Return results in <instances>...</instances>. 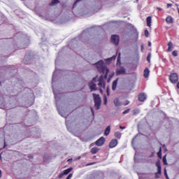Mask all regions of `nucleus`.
I'll return each instance as SVG.
<instances>
[{
	"instance_id": "17",
	"label": "nucleus",
	"mask_w": 179,
	"mask_h": 179,
	"mask_svg": "<svg viewBox=\"0 0 179 179\" xmlns=\"http://www.w3.org/2000/svg\"><path fill=\"white\" fill-rule=\"evenodd\" d=\"M72 170H73L72 168H69L67 169H65L63 171V173L64 174V176H68V174H69L72 171Z\"/></svg>"
},
{
	"instance_id": "5",
	"label": "nucleus",
	"mask_w": 179,
	"mask_h": 179,
	"mask_svg": "<svg viewBox=\"0 0 179 179\" xmlns=\"http://www.w3.org/2000/svg\"><path fill=\"white\" fill-rule=\"evenodd\" d=\"M169 80L171 83H178V74L177 73H173L169 76Z\"/></svg>"
},
{
	"instance_id": "20",
	"label": "nucleus",
	"mask_w": 179,
	"mask_h": 179,
	"mask_svg": "<svg viewBox=\"0 0 179 179\" xmlns=\"http://www.w3.org/2000/svg\"><path fill=\"white\" fill-rule=\"evenodd\" d=\"M57 3H59V0H52L51 3H50V6H54V5H57Z\"/></svg>"
},
{
	"instance_id": "4",
	"label": "nucleus",
	"mask_w": 179,
	"mask_h": 179,
	"mask_svg": "<svg viewBox=\"0 0 179 179\" xmlns=\"http://www.w3.org/2000/svg\"><path fill=\"white\" fill-rule=\"evenodd\" d=\"M155 166L157 167V172L155 173V178H160V176H162V164L160 163V160H158L155 163Z\"/></svg>"
},
{
	"instance_id": "15",
	"label": "nucleus",
	"mask_w": 179,
	"mask_h": 179,
	"mask_svg": "<svg viewBox=\"0 0 179 179\" xmlns=\"http://www.w3.org/2000/svg\"><path fill=\"white\" fill-rule=\"evenodd\" d=\"M117 85H118V79H117L113 82L112 90H115L117 89Z\"/></svg>"
},
{
	"instance_id": "41",
	"label": "nucleus",
	"mask_w": 179,
	"mask_h": 179,
	"mask_svg": "<svg viewBox=\"0 0 179 179\" xmlns=\"http://www.w3.org/2000/svg\"><path fill=\"white\" fill-rule=\"evenodd\" d=\"M148 47H152V43L150 41H148Z\"/></svg>"
},
{
	"instance_id": "21",
	"label": "nucleus",
	"mask_w": 179,
	"mask_h": 179,
	"mask_svg": "<svg viewBox=\"0 0 179 179\" xmlns=\"http://www.w3.org/2000/svg\"><path fill=\"white\" fill-rule=\"evenodd\" d=\"M115 138H117V139H121L122 134L120 131H117L115 133Z\"/></svg>"
},
{
	"instance_id": "28",
	"label": "nucleus",
	"mask_w": 179,
	"mask_h": 179,
	"mask_svg": "<svg viewBox=\"0 0 179 179\" xmlns=\"http://www.w3.org/2000/svg\"><path fill=\"white\" fill-rule=\"evenodd\" d=\"M164 173L166 178L169 179V175H167V170L166 169V168L164 169Z\"/></svg>"
},
{
	"instance_id": "13",
	"label": "nucleus",
	"mask_w": 179,
	"mask_h": 179,
	"mask_svg": "<svg viewBox=\"0 0 179 179\" xmlns=\"http://www.w3.org/2000/svg\"><path fill=\"white\" fill-rule=\"evenodd\" d=\"M110 131H111V127L110 126H108L104 131L105 136H108V135H110Z\"/></svg>"
},
{
	"instance_id": "30",
	"label": "nucleus",
	"mask_w": 179,
	"mask_h": 179,
	"mask_svg": "<svg viewBox=\"0 0 179 179\" xmlns=\"http://www.w3.org/2000/svg\"><path fill=\"white\" fill-rule=\"evenodd\" d=\"M64 176H65L64 173V172H63V173H61L59 174L58 178H62V177H64Z\"/></svg>"
},
{
	"instance_id": "16",
	"label": "nucleus",
	"mask_w": 179,
	"mask_h": 179,
	"mask_svg": "<svg viewBox=\"0 0 179 179\" xmlns=\"http://www.w3.org/2000/svg\"><path fill=\"white\" fill-rule=\"evenodd\" d=\"M167 51L168 52L173 51V42H169Z\"/></svg>"
},
{
	"instance_id": "37",
	"label": "nucleus",
	"mask_w": 179,
	"mask_h": 179,
	"mask_svg": "<svg viewBox=\"0 0 179 179\" xmlns=\"http://www.w3.org/2000/svg\"><path fill=\"white\" fill-rule=\"evenodd\" d=\"M93 164H96V162L87 164V166H93Z\"/></svg>"
},
{
	"instance_id": "10",
	"label": "nucleus",
	"mask_w": 179,
	"mask_h": 179,
	"mask_svg": "<svg viewBox=\"0 0 179 179\" xmlns=\"http://www.w3.org/2000/svg\"><path fill=\"white\" fill-rule=\"evenodd\" d=\"M138 100L139 101H145L146 100V94L145 93H140L138 94Z\"/></svg>"
},
{
	"instance_id": "2",
	"label": "nucleus",
	"mask_w": 179,
	"mask_h": 179,
	"mask_svg": "<svg viewBox=\"0 0 179 179\" xmlns=\"http://www.w3.org/2000/svg\"><path fill=\"white\" fill-rule=\"evenodd\" d=\"M96 65L98 69V72H99V73H103L105 78H107V76H108V72H110V70H108V68L106 66L104 62H103V60H100L96 64Z\"/></svg>"
},
{
	"instance_id": "18",
	"label": "nucleus",
	"mask_w": 179,
	"mask_h": 179,
	"mask_svg": "<svg viewBox=\"0 0 179 179\" xmlns=\"http://www.w3.org/2000/svg\"><path fill=\"white\" fill-rule=\"evenodd\" d=\"M99 148H96V147H94V148H92V149H91V153L92 154V155H96V153H97V152H99Z\"/></svg>"
},
{
	"instance_id": "12",
	"label": "nucleus",
	"mask_w": 179,
	"mask_h": 179,
	"mask_svg": "<svg viewBox=\"0 0 179 179\" xmlns=\"http://www.w3.org/2000/svg\"><path fill=\"white\" fill-rule=\"evenodd\" d=\"M146 22H147V26H148V27H152V17L148 16L146 19Z\"/></svg>"
},
{
	"instance_id": "9",
	"label": "nucleus",
	"mask_w": 179,
	"mask_h": 179,
	"mask_svg": "<svg viewBox=\"0 0 179 179\" xmlns=\"http://www.w3.org/2000/svg\"><path fill=\"white\" fill-rule=\"evenodd\" d=\"M118 145V140L117 139H112L110 141V142L109 143V148L110 149H113L114 148H115V146H117Z\"/></svg>"
},
{
	"instance_id": "35",
	"label": "nucleus",
	"mask_w": 179,
	"mask_h": 179,
	"mask_svg": "<svg viewBox=\"0 0 179 179\" xmlns=\"http://www.w3.org/2000/svg\"><path fill=\"white\" fill-rule=\"evenodd\" d=\"M110 58H112V61L113 60H115V59L117 58V55H113L112 57H110Z\"/></svg>"
},
{
	"instance_id": "11",
	"label": "nucleus",
	"mask_w": 179,
	"mask_h": 179,
	"mask_svg": "<svg viewBox=\"0 0 179 179\" xmlns=\"http://www.w3.org/2000/svg\"><path fill=\"white\" fill-rule=\"evenodd\" d=\"M166 23H169V24H171L172 23L174 22V20L173 19V17H171V16H168V17L166 18Z\"/></svg>"
},
{
	"instance_id": "46",
	"label": "nucleus",
	"mask_w": 179,
	"mask_h": 179,
	"mask_svg": "<svg viewBox=\"0 0 179 179\" xmlns=\"http://www.w3.org/2000/svg\"><path fill=\"white\" fill-rule=\"evenodd\" d=\"M1 177H2V171H1V170H0V178H1Z\"/></svg>"
},
{
	"instance_id": "42",
	"label": "nucleus",
	"mask_w": 179,
	"mask_h": 179,
	"mask_svg": "<svg viewBox=\"0 0 179 179\" xmlns=\"http://www.w3.org/2000/svg\"><path fill=\"white\" fill-rule=\"evenodd\" d=\"M157 9L158 10H163V8H160V7H157Z\"/></svg>"
},
{
	"instance_id": "47",
	"label": "nucleus",
	"mask_w": 179,
	"mask_h": 179,
	"mask_svg": "<svg viewBox=\"0 0 179 179\" xmlns=\"http://www.w3.org/2000/svg\"><path fill=\"white\" fill-rule=\"evenodd\" d=\"M128 104H129V101H128L127 103H124V106H128Z\"/></svg>"
},
{
	"instance_id": "33",
	"label": "nucleus",
	"mask_w": 179,
	"mask_h": 179,
	"mask_svg": "<svg viewBox=\"0 0 179 179\" xmlns=\"http://www.w3.org/2000/svg\"><path fill=\"white\" fill-rule=\"evenodd\" d=\"M147 61L148 62H150V53L148 54V57H147Z\"/></svg>"
},
{
	"instance_id": "22",
	"label": "nucleus",
	"mask_w": 179,
	"mask_h": 179,
	"mask_svg": "<svg viewBox=\"0 0 179 179\" xmlns=\"http://www.w3.org/2000/svg\"><path fill=\"white\" fill-rule=\"evenodd\" d=\"M166 155H164V156L163 157V158H162V162H163L164 166H167V164H169L167 163V158H166Z\"/></svg>"
},
{
	"instance_id": "25",
	"label": "nucleus",
	"mask_w": 179,
	"mask_h": 179,
	"mask_svg": "<svg viewBox=\"0 0 179 179\" xmlns=\"http://www.w3.org/2000/svg\"><path fill=\"white\" fill-rule=\"evenodd\" d=\"M117 63V64H121V53H120V54L118 55Z\"/></svg>"
},
{
	"instance_id": "14",
	"label": "nucleus",
	"mask_w": 179,
	"mask_h": 179,
	"mask_svg": "<svg viewBox=\"0 0 179 179\" xmlns=\"http://www.w3.org/2000/svg\"><path fill=\"white\" fill-rule=\"evenodd\" d=\"M149 73H150V71H149V69L145 68L143 73L144 78H149Z\"/></svg>"
},
{
	"instance_id": "6",
	"label": "nucleus",
	"mask_w": 179,
	"mask_h": 179,
	"mask_svg": "<svg viewBox=\"0 0 179 179\" xmlns=\"http://www.w3.org/2000/svg\"><path fill=\"white\" fill-rule=\"evenodd\" d=\"M110 41L115 45H118L120 44V36H118V35H112Z\"/></svg>"
},
{
	"instance_id": "7",
	"label": "nucleus",
	"mask_w": 179,
	"mask_h": 179,
	"mask_svg": "<svg viewBox=\"0 0 179 179\" xmlns=\"http://www.w3.org/2000/svg\"><path fill=\"white\" fill-rule=\"evenodd\" d=\"M116 73L117 75H125V73H127V70L123 66H120L117 69Z\"/></svg>"
},
{
	"instance_id": "1",
	"label": "nucleus",
	"mask_w": 179,
	"mask_h": 179,
	"mask_svg": "<svg viewBox=\"0 0 179 179\" xmlns=\"http://www.w3.org/2000/svg\"><path fill=\"white\" fill-rule=\"evenodd\" d=\"M89 87L91 92H93V90H99L101 93H103V89H106V81L101 77L98 80L97 77H95L89 83Z\"/></svg>"
},
{
	"instance_id": "36",
	"label": "nucleus",
	"mask_w": 179,
	"mask_h": 179,
	"mask_svg": "<svg viewBox=\"0 0 179 179\" xmlns=\"http://www.w3.org/2000/svg\"><path fill=\"white\" fill-rule=\"evenodd\" d=\"M104 104H107V96H104Z\"/></svg>"
},
{
	"instance_id": "45",
	"label": "nucleus",
	"mask_w": 179,
	"mask_h": 179,
	"mask_svg": "<svg viewBox=\"0 0 179 179\" xmlns=\"http://www.w3.org/2000/svg\"><path fill=\"white\" fill-rule=\"evenodd\" d=\"M28 157L29 159H33V155H29Z\"/></svg>"
},
{
	"instance_id": "44",
	"label": "nucleus",
	"mask_w": 179,
	"mask_h": 179,
	"mask_svg": "<svg viewBox=\"0 0 179 179\" xmlns=\"http://www.w3.org/2000/svg\"><path fill=\"white\" fill-rule=\"evenodd\" d=\"M107 95L110 96V91H108V90H107Z\"/></svg>"
},
{
	"instance_id": "49",
	"label": "nucleus",
	"mask_w": 179,
	"mask_h": 179,
	"mask_svg": "<svg viewBox=\"0 0 179 179\" xmlns=\"http://www.w3.org/2000/svg\"><path fill=\"white\" fill-rule=\"evenodd\" d=\"M96 158V155L94 156V159Z\"/></svg>"
},
{
	"instance_id": "31",
	"label": "nucleus",
	"mask_w": 179,
	"mask_h": 179,
	"mask_svg": "<svg viewBox=\"0 0 179 179\" xmlns=\"http://www.w3.org/2000/svg\"><path fill=\"white\" fill-rule=\"evenodd\" d=\"M72 177H73V173H70V174L67 176V178H66V179H71V178H72Z\"/></svg>"
},
{
	"instance_id": "40",
	"label": "nucleus",
	"mask_w": 179,
	"mask_h": 179,
	"mask_svg": "<svg viewBox=\"0 0 179 179\" xmlns=\"http://www.w3.org/2000/svg\"><path fill=\"white\" fill-rule=\"evenodd\" d=\"M125 128H127V127H126L120 126V129H125Z\"/></svg>"
},
{
	"instance_id": "19",
	"label": "nucleus",
	"mask_w": 179,
	"mask_h": 179,
	"mask_svg": "<svg viewBox=\"0 0 179 179\" xmlns=\"http://www.w3.org/2000/svg\"><path fill=\"white\" fill-rule=\"evenodd\" d=\"M114 104L116 107H120V106H121V103H120V100L117 98L115 99Z\"/></svg>"
},
{
	"instance_id": "3",
	"label": "nucleus",
	"mask_w": 179,
	"mask_h": 179,
	"mask_svg": "<svg viewBox=\"0 0 179 179\" xmlns=\"http://www.w3.org/2000/svg\"><path fill=\"white\" fill-rule=\"evenodd\" d=\"M93 97L94 100V107L96 110H99L101 106V98H100V95L96 94H93Z\"/></svg>"
},
{
	"instance_id": "23",
	"label": "nucleus",
	"mask_w": 179,
	"mask_h": 179,
	"mask_svg": "<svg viewBox=\"0 0 179 179\" xmlns=\"http://www.w3.org/2000/svg\"><path fill=\"white\" fill-rule=\"evenodd\" d=\"M139 113H141V110H139V109H134L133 110V115H138Z\"/></svg>"
},
{
	"instance_id": "8",
	"label": "nucleus",
	"mask_w": 179,
	"mask_h": 179,
	"mask_svg": "<svg viewBox=\"0 0 179 179\" xmlns=\"http://www.w3.org/2000/svg\"><path fill=\"white\" fill-rule=\"evenodd\" d=\"M104 142H106V138L102 136L95 142V145H96V146H103Z\"/></svg>"
},
{
	"instance_id": "34",
	"label": "nucleus",
	"mask_w": 179,
	"mask_h": 179,
	"mask_svg": "<svg viewBox=\"0 0 179 179\" xmlns=\"http://www.w3.org/2000/svg\"><path fill=\"white\" fill-rule=\"evenodd\" d=\"M78 2H80V0H76V1L74 3L73 8H75V5H76V3H78Z\"/></svg>"
},
{
	"instance_id": "48",
	"label": "nucleus",
	"mask_w": 179,
	"mask_h": 179,
	"mask_svg": "<svg viewBox=\"0 0 179 179\" xmlns=\"http://www.w3.org/2000/svg\"><path fill=\"white\" fill-rule=\"evenodd\" d=\"M3 148H6V143H4V147Z\"/></svg>"
},
{
	"instance_id": "32",
	"label": "nucleus",
	"mask_w": 179,
	"mask_h": 179,
	"mask_svg": "<svg viewBox=\"0 0 179 179\" xmlns=\"http://www.w3.org/2000/svg\"><path fill=\"white\" fill-rule=\"evenodd\" d=\"M105 61H106V62H111V61H113V58H111V57L108 58V59H105Z\"/></svg>"
},
{
	"instance_id": "24",
	"label": "nucleus",
	"mask_w": 179,
	"mask_h": 179,
	"mask_svg": "<svg viewBox=\"0 0 179 179\" xmlns=\"http://www.w3.org/2000/svg\"><path fill=\"white\" fill-rule=\"evenodd\" d=\"M157 156L159 159H162V147L159 148V150L157 152Z\"/></svg>"
},
{
	"instance_id": "50",
	"label": "nucleus",
	"mask_w": 179,
	"mask_h": 179,
	"mask_svg": "<svg viewBox=\"0 0 179 179\" xmlns=\"http://www.w3.org/2000/svg\"><path fill=\"white\" fill-rule=\"evenodd\" d=\"M138 1H139V0H136L137 2H138Z\"/></svg>"
},
{
	"instance_id": "27",
	"label": "nucleus",
	"mask_w": 179,
	"mask_h": 179,
	"mask_svg": "<svg viewBox=\"0 0 179 179\" xmlns=\"http://www.w3.org/2000/svg\"><path fill=\"white\" fill-rule=\"evenodd\" d=\"M129 111H131V109H130V108L125 110L122 113L123 115H125V114H128V113H129Z\"/></svg>"
},
{
	"instance_id": "26",
	"label": "nucleus",
	"mask_w": 179,
	"mask_h": 179,
	"mask_svg": "<svg viewBox=\"0 0 179 179\" xmlns=\"http://www.w3.org/2000/svg\"><path fill=\"white\" fill-rule=\"evenodd\" d=\"M172 55L173 57H177V55H178V52H177V50H174L173 52H172Z\"/></svg>"
},
{
	"instance_id": "29",
	"label": "nucleus",
	"mask_w": 179,
	"mask_h": 179,
	"mask_svg": "<svg viewBox=\"0 0 179 179\" xmlns=\"http://www.w3.org/2000/svg\"><path fill=\"white\" fill-rule=\"evenodd\" d=\"M144 33L145 37H149V31H148V29H145Z\"/></svg>"
},
{
	"instance_id": "39",
	"label": "nucleus",
	"mask_w": 179,
	"mask_h": 179,
	"mask_svg": "<svg viewBox=\"0 0 179 179\" xmlns=\"http://www.w3.org/2000/svg\"><path fill=\"white\" fill-rule=\"evenodd\" d=\"M91 109V111H92V115H94V110H93V108H90Z\"/></svg>"
},
{
	"instance_id": "43",
	"label": "nucleus",
	"mask_w": 179,
	"mask_h": 179,
	"mask_svg": "<svg viewBox=\"0 0 179 179\" xmlns=\"http://www.w3.org/2000/svg\"><path fill=\"white\" fill-rule=\"evenodd\" d=\"M176 87H177V89H179V82H178V83L176 85Z\"/></svg>"
},
{
	"instance_id": "38",
	"label": "nucleus",
	"mask_w": 179,
	"mask_h": 179,
	"mask_svg": "<svg viewBox=\"0 0 179 179\" xmlns=\"http://www.w3.org/2000/svg\"><path fill=\"white\" fill-rule=\"evenodd\" d=\"M172 6H173V4L167 3V8H171Z\"/></svg>"
}]
</instances>
